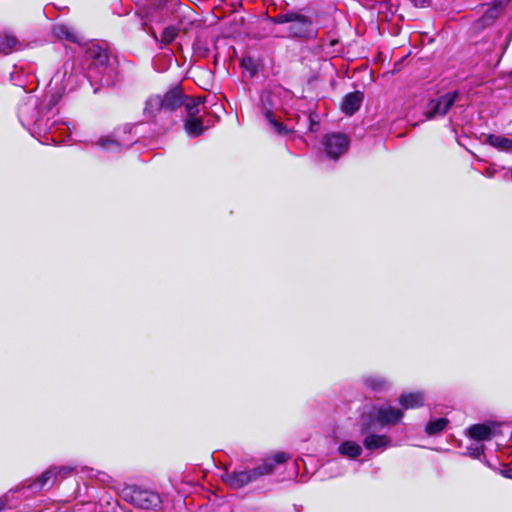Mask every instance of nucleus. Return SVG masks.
I'll return each instance as SVG.
<instances>
[{
	"label": "nucleus",
	"instance_id": "1",
	"mask_svg": "<svg viewBox=\"0 0 512 512\" xmlns=\"http://www.w3.org/2000/svg\"><path fill=\"white\" fill-rule=\"evenodd\" d=\"M57 97L53 94H45L42 99L31 91L21 101L18 107V118L23 127L32 134L46 133L56 123Z\"/></svg>",
	"mask_w": 512,
	"mask_h": 512
},
{
	"label": "nucleus",
	"instance_id": "2",
	"mask_svg": "<svg viewBox=\"0 0 512 512\" xmlns=\"http://www.w3.org/2000/svg\"><path fill=\"white\" fill-rule=\"evenodd\" d=\"M289 459V456L284 452H277L272 457L263 460L262 464L252 468L246 469L239 467L233 471L227 469L221 474V479L225 484L233 489H240L244 486L256 482L261 477L270 475L277 464H282Z\"/></svg>",
	"mask_w": 512,
	"mask_h": 512
},
{
	"label": "nucleus",
	"instance_id": "3",
	"mask_svg": "<svg viewBox=\"0 0 512 512\" xmlns=\"http://www.w3.org/2000/svg\"><path fill=\"white\" fill-rule=\"evenodd\" d=\"M91 60L87 78L89 81L99 83L104 87L114 86L118 77V62L109 56L106 49L99 46H92L88 50Z\"/></svg>",
	"mask_w": 512,
	"mask_h": 512
},
{
	"label": "nucleus",
	"instance_id": "4",
	"mask_svg": "<svg viewBox=\"0 0 512 512\" xmlns=\"http://www.w3.org/2000/svg\"><path fill=\"white\" fill-rule=\"evenodd\" d=\"M183 104V94L179 90H171L164 96L151 95L145 101L143 116L147 121H150L155 119L161 113L176 110Z\"/></svg>",
	"mask_w": 512,
	"mask_h": 512
},
{
	"label": "nucleus",
	"instance_id": "5",
	"mask_svg": "<svg viewBox=\"0 0 512 512\" xmlns=\"http://www.w3.org/2000/svg\"><path fill=\"white\" fill-rule=\"evenodd\" d=\"M272 21L276 24H289L287 33L291 37L307 38L315 35L312 21L307 16L296 11L278 14Z\"/></svg>",
	"mask_w": 512,
	"mask_h": 512
},
{
	"label": "nucleus",
	"instance_id": "6",
	"mask_svg": "<svg viewBox=\"0 0 512 512\" xmlns=\"http://www.w3.org/2000/svg\"><path fill=\"white\" fill-rule=\"evenodd\" d=\"M122 498L134 507L156 512L162 503L158 493L136 486H127L121 492Z\"/></svg>",
	"mask_w": 512,
	"mask_h": 512
},
{
	"label": "nucleus",
	"instance_id": "7",
	"mask_svg": "<svg viewBox=\"0 0 512 512\" xmlns=\"http://www.w3.org/2000/svg\"><path fill=\"white\" fill-rule=\"evenodd\" d=\"M185 108L187 116L184 122V129L190 137H197L207 128L203 122L205 107L203 103L190 99L185 103Z\"/></svg>",
	"mask_w": 512,
	"mask_h": 512
},
{
	"label": "nucleus",
	"instance_id": "8",
	"mask_svg": "<svg viewBox=\"0 0 512 512\" xmlns=\"http://www.w3.org/2000/svg\"><path fill=\"white\" fill-rule=\"evenodd\" d=\"M75 468L72 466H53L43 472L37 479L27 486L33 493L44 489H50L57 481L65 479L72 475Z\"/></svg>",
	"mask_w": 512,
	"mask_h": 512
},
{
	"label": "nucleus",
	"instance_id": "9",
	"mask_svg": "<svg viewBox=\"0 0 512 512\" xmlns=\"http://www.w3.org/2000/svg\"><path fill=\"white\" fill-rule=\"evenodd\" d=\"M349 144V137L338 132L326 135L322 141L326 155L333 160L344 154L348 150Z\"/></svg>",
	"mask_w": 512,
	"mask_h": 512
},
{
	"label": "nucleus",
	"instance_id": "10",
	"mask_svg": "<svg viewBox=\"0 0 512 512\" xmlns=\"http://www.w3.org/2000/svg\"><path fill=\"white\" fill-rule=\"evenodd\" d=\"M458 98L457 92L446 93L428 102L425 115L427 119L442 117L450 110Z\"/></svg>",
	"mask_w": 512,
	"mask_h": 512
},
{
	"label": "nucleus",
	"instance_id": "11",
	"mask_svg": "<svg viewBox=\"0 0 512 512\" xmlns=\"http://www.w3.org/2000/svg\"><path fill=\"white\" fill-rule=\"evenodd\" d=\"M374 417L381 426L395 425L403 418V411L390 405H383L375 409Z\"/></svg>",
	"mask_w": 512,
	"mask_h": 512
},
{
	"label": "nucleus",
	"instance_id": "12",
	"mask_svg": "<svg viewBox=\"0 0 512 512\" xmlns=\"http://www.w3.org/2000/svg\"><path fill=\"white\" fill-rule=\"evenodd\" d=\"M363 446L368 451H385L392 446V440L388 435L367 433L363 437Z\"/></svg>",
	"mask_w": 512,
	"mask_h": 512
},
{
	"label": "nucleus",
	"instance_id": "13",
	"mask_svg": "<svg viewBox=\"0 0 512 512\" xmlns=\"http://www.w3.org/2000/svg\"><path fill=\"white\" fill-rule=\"evenodd\" d=\"M469 436L474 441L490 440L498 434L499 425L497 423L475 424L469 428Z\"/></svg>",
	"mask_w": 512,
	"mask_h": 512
},
{
	"label": "nucleus",
	"instance_id": "14",
	"mask_svg": "<svg viewBox=\"0 0 512 512\" xmlns=\"http://www.w3.org/2000/svg\"><path fill=\"white\" fill-rule=\"evenodd\" d=\"M27 47V43L19 40L13 33L5 31L0 33V53L9 55L21 51Z\"/></svg>",
	"mask_w": 512,
	"mask_h": 512
},
{
	"label": "nucleus",
	"instance_id": "15",
	"mask_svg": "<svg viewBox=\"0 0 512 512\" xmlns=\"http://www.w3.org/2000/svg\"><path fill=\"white\" fill-rule=\"evenodd\" d=\"M337 452L344 458L354 460L362 455L363 446L354 440H344L339 443Z\"/></svg>",
	"mask_w": 512,
	"mask_h": 512
},
{
	"label": "nucleus",
	"instance_id": "16",
	"mask_svg": "<svg viewBox=\"0 0 512 512\" xmlns=\"http://www.w3.org/2000/svg\"><path fill=\"white\" fill-rule=\"evenodd\" d=\"M363 98V94L359 91L347 94L342 100V111L347 115H353L356 111L359 110Z\"/></svg>",
	"mask_w": 512,
	"mask_h": 512
},
{
	"label": "nucleus",
	"instance_id": "17",
	"mask_svg": "<svg viewBox=\"0 0 512 512\" xmlns=\"http://www.w3.org/2000/svg\"><path fill=\"white\" fill-rule=\"evenodd\" d=\"M425 399L423 392H409L400 395L399 403L404 409H415L423 406Z\"/></svg>",
	"mask_w": 512,
	"mask_h": 512
},
{
	"label": "nucleus",
	"instance_id": "18",
	"mask_svg": "<svg viewBox=\"0 0 512 512\" xmlns=\"http://www.w3.org/2000/svg\"><path fill=\"white\" fill-rule=\"evenodd\" d=\"M54 33L59 39H65L77 44L83 42L82 36L73 27L66 24L57 25L54 28Z\"/></svg>",
	"mask_w": 512,
	"mask_h": 512
},
{
	"label": "nucleus",
	"instance_id": "19",
	"mask_svg": "<svg viewBox=\"0 0 512 512\" xmlns=\"http://www.w3.org/2000/svg\"><path fill=\"white\" fill-rule=\"evenodd\" d=\"M485 143L489 144L498 151L511 153L512 152V139L495 134H488L485 138Z\"/></svg>",
	"mask_w": 512,
	"mask_h": 512
},
{
	"label": "nucleus",
	"instance_id": "20",
	"mask_svg": "<svg viewBox=\"0 0 512 512\" xmlns=\"http://www.w3.org/2000/svg\"><path fill=\"white\" fill-rule=\"evenodd\" d=\"M262 112L267 122L277 134L286 135L290 132V130L278 120L276 113L272 108L263 106Z\"/></svg>",
	"mask_w": 512,
	"mask_h": 512
},
{
	"label": "nucleus",
	"instance_id": "21",
	"mask_svg": "<svg viewBox=\"0 0 512 512\" xmlns=\"http://www.w3.org/2000/svg\"><path fill=\"white\" fill-rule=\"evenodd\" d=\"M364 386L373 392H383L389 388V382L378 375H369L363 378Z\"/></svg>",
	"mask_w": 512,
	"mask_h": 512
},
{
	"label": "nucleus",
	"instance_id": "22",
	"mask_svg": "<svg viewBox=\"0 0 512 512\" xmlns=\"http://www.w3.org/2000/svg\"><path fill=\"white\" fill-rule=\"evenodd\" d=\"M449 424V420L445 417L432 418L425 425V433L428 436H435L443 432Z\"/></svg>",
	"mask_w": 512,
	"mask_h": 512
},
{
	"label": "nucleus",
	"instance_id": "23",
	"mask_svg": "<svg viewBox=\"0 0 512 512\" xmlns=\"http://www.w3.org/2000/svg\"><path fill=\"white\" fill-rule=\"evenodd\" d=\"M132 143H133V141L121 144L116 139H113L110 137L101 138L98 142V144L100 145L101 148H103L107 152H112V153H117L121 150V148L123 146L129 147Z\"/></svg>",
	"mask_w": 512,
	"mask_h": 512
},
{
	"label": "nucleus",
	"instance_id": "24",
	"mask_svg": "<svg viewBox=\"0 0 512 512\" xmlns=\"http://www.w3.org/2000/svg\"><path fill=\"white\" fill-rule=\"evenodd\" d=\"M324 472L329 474V477H338L345 473L346 468L344 464L339 460H331L326 463L323 467Z\"/></svg>",
	"mask_w": 512,
	"mask_h": 512
},
{
	"label": "nucleus",
	"instance_id": "25",
	"mask_svg": "<svg viewBox=\"0 0 512 512\" xmlns=\"http://www.w3.org/2000/svg\"><path fill=\"white\" fill-rule=\"evenodd\" d=\"M467 453H468L469 456H471V457H473L475 459H480L481 461H483L481 459V456L484 453V444L482 442H479V441H475V442L471 443L467 447Z\"/></svg>",
	"mask_w": 512,
	"mask_h": 512
},
{
	"label": "nucleus",
	"instance_id": "26",
	"mask_svg": "<svg viewBox=\"0 0 512 512\" xmlns=\"http://www.w3.org/2000/svg\"><path fill=\"white\" fill-rule=\"evenodd\" d=\"M177 33H178V30L175 27H173V26L166 27L161 34L162 43L170 44L176 38Z\"/></svg>",
	"mask_w": 512,
	"mask_h": 512
},
{
	"label": "nucleus",
	"instance_id": "27",
	"mask_svg": "<svg viewBox=\"0 0 512 512\" xmlns=\"http://www.w3.org/2000/svg\"><path fill=\"white\" fill-rule=\"evenodd\" d=\"M23 73V70H19L18 66L14 67V70L10 74V79L13 82L14 85L21 87L23 90H25V83L21 79V74Z\"/></svg>",
	"mask_w": 512,
	"mask_h": 512
},
{
	"label": "nucleus",
	"instance_id": "28",
	"mask_svg": "<svg viewBox=\"0 0 512 512\" xmlns=\"http://www.w3.org/2000/svg\"><path fill=\"white\" fill-rule=\"evenodd\" d=\"M67 68H68V65L65 64L64 65L65 72H64V80H63L64 81V86H63V88L65 90L72 91L76 87L74 85V78L76 76H74L72 73H70L69 76L66 78V76H67Z\"/></svg>",
	"mask_w": 512,
	"mask_h": 512
},
{
	"label": "nucleus",
	"instance_id": "29",
	"mask_svg": "<svg viewBox=\"0 0 512 512\" xmlns=\"http://www.w3.org/2000/svg\"><path fill=\"white\" fill-rule=\"evenodd\" d=\"M498 8L490 7L486 10L485 14L482 17L483 23H488L489 21H493L498 17Z\"/></svg>",
	"mask_w": 512,
	"mask_h": 512
},
{
	"label": "nucleus",
	"instance_id": "30",
	"mask_svg": "<svg viewBox=\"0 0 512 512\" xmlns=\"http://www.w3.org/2000/svg\"><path fill=\"white\" fill-rule=\"evenodd\" d=\"M501 473L504 477L512 479V464L505 466L502 469Z\"/></svg>",
	"mask_w": 512,
	"mask_h": 512
},
{
	"label": "nucleus",
	"instance_id": "31",
	"mask_svg": "<svg viewBox=\"0 0 512 512\" xmlns=\"http://www.w3.org/2000/svg\"><path fill=\"white\" fill-rule=\"evenodd\" d=\"M495 173H496L495 168L493 166H489L485 169L483 174H484V176H486L488 178H492V177H494Z\"/></svg>",
	"mask_w": 512,
	"mask_h": 512
},
{
	"label": "nucleus",
	"instance_id": "32",
	"mask_svg": "<svg viewBox=\"0 0 512 512\" xmlns=\"http://www.w3.org/2000/svg\"><path fill=\"white\" fill-rule=\"evenodd\" d=\"M252 59L251 58H247V59H243L242 60V67L245 68V69H251L252 70Z\"/></svg>",
	"mask_w": 512,
	"mask_h": 512
},
{
	"label": "nucleus",
	"instance_id": "33",
	"mask_svg": "<svg viewBox=\"0 0 512 512\" xmlns=\"http://www.w3.org/2000/svg\"><path fill=\"white\" fill-rule=\"evenodd\" d=\"M318 126H319L318 122H315V121L310 117V130H311V131H313V132H314V131H317Z\"/></svg>",
	"mask_w": 512,
	"mask_h": 512
},
{
	"label": "nucleus",
	"instance_id": "34",
	"mask_svg": "<svg viewBox=\"0 0 512 512\" xmlns=\"http://www.w3.org/2000/svg\"><path fill=\"white\" fill-rule=\"evenodd\" d=\"M5 508V502L0 499V512Z\"/></svg>",
	"mask_w": 512,
	"mask_h": 512
},
{
	"label": "nucleus",
	"instance_id": "35",
	"mask_svg": "<svg viewBox=\"0 0 512 512\" xmlns=\"http://www.w3.org/2000/svg\"><path fill=\"white\" fill-rule=\"evenodd\" d=\"M510 173V179H512V169L509 171Z\"/></svg>",
	"mask_w": 512,
	"mask_h": 512
}]
</instances>
